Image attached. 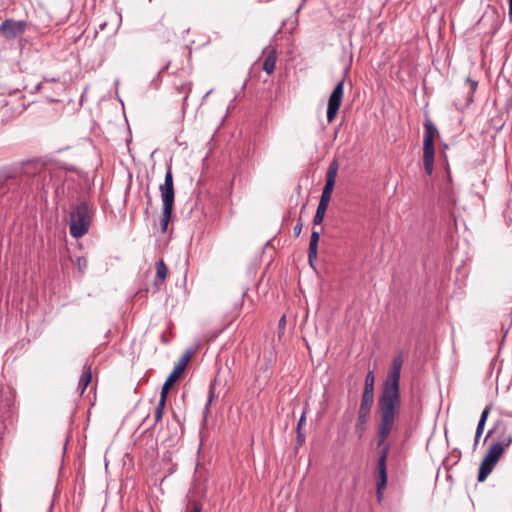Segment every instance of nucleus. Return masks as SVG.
I'll use <instances>...</instances> for the list:
<instances>
[{"mask_svg": "<svg viewBox=\"0 0 512 512\" xmlns=\"http://www.w3.org/2000/svg\"><path fill=\"white\" fill-rule=\"evenodd\" d=\"M399 386H384L379 399L381 422L379 425L380 443L385 441L390 434L395 417L400 408Z\"/></svg>", "mask_w": 512, "mask_h": 512, "instance_id": "nucleus-1", "label": "nucleus"}, {"mask_svg": "<svg viewBox=\"0 0 512 512\" xmlns=\"http://www.w3.org/2000/svg\"><path fill=\"white\" fill-rule=\"evenodd\" d=\"M93 211L86 202L75 205L69 217V230L73 238L83 237L89 230Z\"/></svg>", "mask_w": 512, "mask_h": 512, "instance_id": "nucleus-2", "label": "nucleus"}, {"mask_svg": "<svg viewBox=\"0 0 512 512\" xmlns=\"http://www.w3.org/2000/svg\"><path fill=\"white\" fill-rule=\"evenodd\" d=\"M159 190L161 193V199H162V203H163V212H162L160 224H161V230L164 233L167 231L169 221L171 220V217H172L174 198H175V191H174V184H173V173H172V168L170 165L167 167L164 183L160 185Z\"/></svg>", "mask_w": 512, "mask_h": 512, "instance_id": "nucleus-3", "label": "nucleus"}, {"mask_svg": "<svg viewBox=\"0 0 512 512\" xmlns=\"http://www.w3.org/2000/svg\"><path fill=\"white\" fill-rule=\"evenodd\" d=\"M437 135L436 126L430 118H426L424 121L423 164L428 175H431L434 169V138Z\"/></svg>", "mask_w": 512, "mask_h": 512, "instance_id": "nucleus-4", "label": "nucleus"}, {"mask_svg": "<svg viewBox=\"0 0 512 512\" xmlns=\"http://www.w3.org/2000/svg\"><path fill=\"white\" fill-rule=\"evenodd\" d=\"M344 94V78H342L337 85L334 87L329 100L327 107V121L328 123H332L336 118L339 108L342 103Z\"/></svg>", "mask_w": 512, "mask_h": 512, "instance_id": "nucleus-5", "label": "nucleus"}, {"mask_svg": "<svg viewBox=\"0 0 512 512\" xmlns=\"http://www.w3.org/2000/svg\"><path fill=\"white\" fill-rule=\"evenodd\" d=\"M27 28L24 20L6 19L0 25V34L6 39H15L22 35Z\"/></svg>", "mask_w": 512, "mask_h": 512, "instance_id": "nucleus-6", "label": "nucleus"}, {"mask_svg": "<svg viewBox=\"0 0 512 512\" xmlns=\"http://www.w3.org/2000/svg\"><path fill=\"white\" fill-rule=\"evenodd\" d=\"M338 168H339L338 162L335 160L332 161L331 164L329 165L327 173H326V182H325L324 188L322 190V194H321L319 203L329 205V202H330V199L332 196V192L334 189V185H335V180H336L337 173H338Z\"/></svg>", "mask_w": 512, "mask_h": 512, "instance_id": "nucleus-7", "label": "nucleus"}, {"mask_svg": "<svg viewBox=\"0 0 512 512\" xmlns=\"http://www.w3.org/2000/svg\"><path fill=\"white\" fill-rule=\"evenodd\" d=\"M387 450L384 449L377 462L376 481H377V498L380 502L383 497L384 490L387 486V470H386Z\"/></svg>", "mask_w": 512, "mask_h": 512, "instance_id": "nucleus-8", "label": "nucleus"}, {"mask_svg": "<svg viewBox=\"0 0 512 512\" xmlns=\"http://www.w3.org/2000/svg\"><path fill=\"white\" fill-rule=\"evenodd\" d=\"M194 353L195 349H188L183 353L178 362L175 364L173 371L165 380L164 384H174L176 381L181 379Z\"/></svg>", "mask_w": 512, "mask_h": 512, "instance_id": "nucleus-9", "label": "nucleus"}, {"mask_svg": "<svg viewBox=\"0 0 512 512\" xmlns=\"http://www.w3.org/2000/svg\"><path fill=\"white\" fill-rule=\"evenodd\" d=\"M373 402L374 386H365L358 416V421L360 424H364L366 422Z\"/></svg>", "mask_w": 512, "mask_h": 512, "instance_id": "nucleus-10", "label": "nucleus"}, {"mask_svg": "<svg viewBox=\"0 0 512 512\" xmlns=\"http://www.w3.org/2000/svg\"><path fill=\"white\" fill-rule=\"evenodd\" d=\"M403 362V354L400 352L394 357L384 384H399Z\"/></svg>", "mask_w": 512, "mask_h": 512, "instance_id": "nucleus-11", "label": "nucleus"}, {"mask_svg": "<svg viewBox=\"0 0 512 512\" xmlns=\"http://www.w3.org/2000/svg\"><path fill=\"white\" fill-rule=\"evenodd\" d=\"M265 58L263 61V70L267 74H272L275 70V65L277 61V52L274 48H266L264 50Z\"/></svg>", "mask_w": 512, "mask_h": 512, "instance_id": "nucleus-12", "label": "nucleus"}, {"mask_svg": "<svg viewBox=\"0 0 512 512\" xmlns=\"http://www.w3.org/2000/svg\"><path fill=\"white\" fill-rule=\"evenodd\" d=\"M168 274V267L165 262L161 259L156 262V279L154 281L155 290L157 292L160 287L164 284V281Z\"/></svg>", "mask_w": 512, "mask_h": 512, "instance_id": "nucleus-13", "label": "nucleus"}, {"mask_svg": "<svg viewBox=\"0 0 512 512\" xmlns=\"http://www.w3.org/2000/svg\"><path fill=\"white\" fill-rule=\"evenodd\" d=\"M172 387L173 386H162V390L160 393V399H159L158 405H157V407L155 409V413H154L155 423H158L163 417V412H164L167 395Z\"/></svg>", "mask_w": 512, "mask_h": 512, "instance_id": "nucleus-14", "label": "nucleus"}, {"mask_svg": "<svg viewBox=\"0 0 512 512\" xmlns=\"http://www.w3.org/2000/svg\"><path fill=\"white\" fill-rule=\"evenodd\" d=\"M320 234L317 231H313L310 236L309 248H308V261L313 266L314 261L318 255V243Z\"/></svg>", "mask_w": 512, "mask_h": 512, "instance_id": "nucleus-15", "label": "nucleus"}, {"mask_svg": "<svg viewBox=\"0 0 512 512\" xmlns=\"http://www.w3.org/2000/svg\"><path fill=\"white\" fill-rule=\"evenodd\" d=\"M503 452H504L503 445L500 442H497V443H494L493 445H491V447L489 448V450L484 458L489 460V462H492L496 465V463L502 456Z\"/></svg>", "mask_w": 512, "mask_h": 512, "instance_id": "nucleus-16", "label": "nucleus"}, {"mask_svg": "<svg viewBox=\"0 0 512 512\" xmlns=\"http://www.w3.org/2000/svg\"><path fill=\"white\" fill-rule=\"evenodd\" d=\"M494 466H495L494 463L489 462V460L484 458L479 467L478 481H480V482L484 481L488 477V475L492 472Z\"/></svg>", "mask_w": 512, "mask_h": 512, "instance_id": "nucleus-17", "label": "nucleus"}, {"mask_svg": "<svg viewBox=\"0 0 512 512\" xmlns=\"http://www.w3.org/2000/svg\"><path fill=\"white\" fill-rule=\"evenodd\" d=\"M492 409V406L491 405H488L485 407V409L482 411V414H481V417H480V420L478 422V425H477V428H476V433L478 435H481L483 433V430H484V426H485V423L487 421V418L489 416V413Z\"/></svg>", "mask_w": 512, "mask_h": 512, "instance_id": "nucleus-18", "label": "nucleus"}, {"mask_svg": "<svg viewBox=\"0 0 512 512\" xmlns=\"http://www.w3.org/2000/svg\"><path fill=\"white\" fill-rule=\"evenodd\" d=\"M327 207H328L327 204H323V203L318 204L316 213L313 218V223L315 225H320L323 222Z\"/></svg>", "mask_w": 512, "mask_h": 512, "instance_id": "nucleus-19", "label": "nucleus"}, {"mask_svg": "<svg viewBox=\"0 0 512 512\" xmlns=\"http://www.w3.org/2000/svg\"><path fill=\"white\" fill-rule=\"evenodd\" d=\"M92 380H93V375H92L91 367L85 365L83 367L78 384H90Z\"/></svg>", "mask_w": 512, "mask_h": 512, "instance_id": "nucleus-20", "label": "nucleus"}, {"mask_svg": "<svg viewBox=\"0 0 512 512\" xmlns=\"http://www.w3.org/2000/svg\"><path fill=\"white\" fill-rule=\"evenodd\" d=\"M176 89L179 91V93L185 94L183 101L186 102L188 99L189 93L192 90V84L190 82L181 83L180 85L176 86Z\"/></svg>", "mask_w": 512, "mask_h": 512, "instance_id": "nucleus-21", "label": "nucleus"}, {"mask_svg": "<svg viewBox=\"0 0 512 512\" xmlns=\"http://www.w3.org/2000/svg\"><path fill=\"white\" fill-rule=\"evenodd\" d=\"M78 271L83 274L88 266L87 259L85 257H77L75 262Z\"/></svg>", "mask_w": 512, "mask_h": 512, "instance_id": "nucleus-22", "label": "nucleus"}, {"mask_svg": "<svg viewBox=\"0 0 512 512\" xmlns=\"http://www.w3.org/2000/svg\"><path fill=\"white\" fill-rule=\"evenodd\" d=\"M57 83L55 79H52L51 81H48V80H44L43 82H40L37 86H36V89L40 92H43L45 93V90L47 88L48 85L50 84H55Z\"/></svg>", "mask_w": 512, "mask_h": 512, "instance_id": "nucleus-23", "label": "nucleus"}, {"mask_svg": "<svg viewBox=\"0 0 512 512\" xmlns=\"http://www.w3.org/2000/svg\"><path fill=\"white\" fill-rule=\"evenodd\" d=\"M294 235L298 237L302 231V222L301 220L298 221V223L294 227Z\"/></svg>", "mask_w": 512, "mask_h": 512, "instance_id": "nucleus-24", "label": "nucleus"}, {"mask_svg": "<svg viewBox=\"0 0 512 512\" xmlns=\"http://www.w3.org/2000/svg\"><path fill=\"white\" fill-rule=\"evenodd\" d=\"M305 421H306V416H305V411H304V412L302 413V415H301V417H300L299 421H298V425H297L298 430H300V429H301V427H302V425H304V424H305Z\"/></svg>", "mask_w": 512, "mask_h": 512, "instance_id": "nucleus-25", "label": "nucleus"}, {"mask_svg": "<svg viewBox=\"0 0 512 512\" xmlns=\"http://www.w3.org/2000/svg\"><path fill=\"white\" fill-rule=\"evenodd\" d=\"M374 383V375L372 372H369L365 379V384H373Z\"/></svg>", "mask_w": 512, "mask_h": 512, "instance_id": "nucleus-26", "label": "nucleus"}, {"mask_svg": "<svg viewBox=\"0 0 512 512\" xmlns=\"http://www.w3.org/2000/svg\"><path fill=\"white\" fill-rule=\"evenodd\" d=\"M467 82L470 84L471 91L474 92L476 90V88H477V85H478L477 82L472 80V79H470V78H467Z\"/></svg>", "mask_w": 512, "mask_h": 512, "instance_id": "nucleus-27", "label": "nucleus"}, {"mask_svg": "<svg viewBox=\"0 0 512 512\" xmlns=\"http://www.w3.org/2000/svg\"><path fill=\"white\" fill-rule=\"evenodd\" d=\"M285 325H286V318H285V316H282L279 320L278 327L281 330V329L285 328Z\"/></svg>", "mask_w": 512, "mask_h": 512, "instance_id": "nucleus-28", "label": "nucleus"}, {"mask_svg": "<svg viewBox=\"0 0 512 512\" xmlns=\"http://www.w3.org/2000/svg\"><path fill=\"white\" fill-rule=\"evenodd\" d=\"M509 2V18L512 21V0H508Z\"/></svg>", "mask_w": 512, "mask_h": 512, "instance_id": "nucleus-29", "label": "nucleus"}, {"mask_svg": "<svg viewBox=\"0 0 512 512\" xmlns=\"http://www.w3.org/2000/svg\"><path fill=\"white\" fill-rule=\"evenodd\" d=\"M45 96H46V98H47L49 101H51V102H55V101H57V99H56V98H54V97H52V96H50V95H48V94H46Z\"/></svg>", "mask_w": 512, "mask_h": 512, "instance_id": "nucleus-30", "label": "nucleus"}, {"mask_svg": "<svg viewBox=\"0 0 512 512\" xmlns=\"http://www.w3.org/2000/svg\"><path fill=\"white\" fill-rule=\"evenodd\" d=\"M161 340H162L163 343H168L169 342V340H168V338H166L165 334H162Z\"/></svg>", "mask_w": 512, "mask_h": 512, "instance_id": "nucleus-31", "label": "nucleus"}, {"mask_svg": "<svg viewBox=\"0 0 512 512\" xmlns=\"http://www.w3.org/2000/svg\"><path fill=\"white\" fill-rule=\"evenodd\" d=\"M212 397H213V390H212V389H210V391H209V401H208V404L211 402Z\"/></svg>", "mask_w": 512, "mask_h": 512, "instance_id": "nucleus-32", "label": "nucleus"}, {"mask_svg": "<svg viewBox=\"0 0 512 512\" xmlns=\"http://www.w3.org/2000/svg\"><path fill=\"white\" fill-rule=\"evenodd\" d=\"M5 180L0 177V189L4 186Z\"/></svg>", "mask_w": 512, "mask_h": 512, "instance_id": "nucleus-33", "label": "nucleus"}, {"mask_svg": "<svg viewBox=\"0 0 512 512\" xmlns=\"http://www.w3.org/2000/svg\"><path fill=\"white\" fill-rule=\"evenodd\" d=\"M480 436L477 433L475 434V445H477Z\"/></svg>", "mask_w": 512, "mask_h": 512, "instance_id": "nucleus-34", "label": "nucleus"}, {"mask_svg": "<svg viewBox=\"0 0 512 512\" xmlns=\"http://www.w3.org/2000/svg\"><path fill=\"white\" fill-rule=\"evenodd\" d=\"M191 512H200V508H199V507H197V506H195V507L192 509V511H191Z\"/></svg>", "mask_w": 512, "mask_h": 512, "instance_id": "nucleus-35", "label": "nucleus"}, {"mask_svg": "<svg viewBox=\"0 0 512 512\" xmlns=\"http://www.w3.org/2000/svg\"><path fill=\"white\" fill-rule=\"evenodd\" d=\"M160 26H162V24H161V23H159V24L155 25L154 30H155V31H159V27H160Z\"/></svg>", "mask_w": 512, "mask_h": 512, "instance_id": "nucleus-36", "label": "nucleus"}, {"mask_svg": "<svg viewBox=\"0 0 512 512\" xmlns=\"http://www.w3.org/2000/svg\"><path fill=\"white\" fill-rule=\"evenodd\" d=\"M104 27H105V23H103V24H101V25H100V28H101V29H104Z\"/></svg>", "mask_w": 512, "mask_h": 512, "instance_id": "nucleus-37", "label": "nucleus"}, {"mask_svg": "<svg viewBox=\"0 0 512 512\" xmlns=\"http://www.w3.org/2000/svg\"><path fill=\"white\" fill-rule=\"evenodd\" d=\"M86 387H87V386H83V389H82V390H81V392H80L81 394H83V393H84V389H85Z\"/></svg>", "mask_w": 512, "mask_h": 512, "instance_id": "nucleus-38", "label": "nucleus"}]
</instances>
